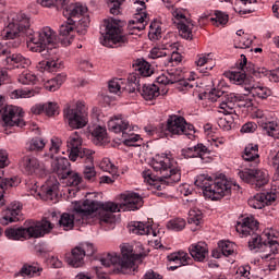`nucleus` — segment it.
Segmentation results:
<instances>
[{"mask_svg": "<svg viewBox=\"0 0 279 279\" xmlns=\"http://www.w3.org/2000/svg\"><path fill=\"white\" fill-rule=\"evenodd\" d=\"M194 184L198 186V189H202L205 197L213 201L221 199L226 197V195H230V193H232V186H236V184L228 180L225 174H220L215 179L208 174H198Z\"/></svg>", "mask_w": 279, "mask_h": 279, "instance_id": "f257e3e1", "label": "nucleus"}, {"mask_svg": "<svg viewBox=\"0 0 279 279\" xmlns=\"http://www.w3.org/2000/svg\"><path fill=\"white\" fill-rule=\"evenodd\" d=\"M99 208V204L95 201L85 199L82 203H75L74 214L63 213L59 219V228L69 231L73 230L75 221L82 225L90 223L95 210Z\"/></svg>", "mask_w": 279, "mask_h": 279, "instance_id": "f03ea898", "label": "nucleus"}, {"mask_svg": "<svg viewBox=\"0 0 279 279\" xmlns=\"http://www.w3.org/2000/svg\"><path fill=\"white\" fill-rule=\"evenodd\" d=\"M150 166L154 171L157 172L159 182H163V184H175L180 182L182 174L180 173V169L166 154H157L153 157Z\"/></svg>", "mask_w": 279, "mask_h": 279, "instance_id": "7ed1b4c3", "label": "nucleus"}, {"mask_svg": "<svg viewBox=\"0 0 279 279\" xmlns=\"http://www.w3.org/2000/svg\"><path fill=\"white\" fill-rule=\"evenodd\" d=\"M53 230V223L48 220H41L32 223L29 227L8 228L4 231L7 239L10 241H23V239H40Z\"/></svg>", "mask_w": 279, "mask_h": 279, "instance_id": "20e7f679", "label": "nucleus"}, {"mask_svg": "<svg viewBox=\"0 0 279 279\" xmlns=\"http://www.w3.org/2000/svg\"><path fill=\"white\" fill-rule=\"evenodd\" d=\"M56 31L49 26L43 27L38 33H34L26 43L28 51L41 53L43 58L49 60L51 50L47 45H56Z\"/></svg>", "mask_w": 279, "mask_h": 279, "instance_id": "39448f33", "label": "nucleus"}, {"mask_svg": "<svg viewBox=\"0 0 279 279\" xmlns=\"http://www.w3.org/2000/svg\"><path fill=\"white\" fill-rule=\"evenodd\" d=\"M19 34H23L29 40L31 36H34V29L29 22V17L24 13H15L12 16V22L9 23L8 27L3 32L4 38L14 40Z\"/></svg>", "mask_w": 279, "mask_h": 279, "instance_id": "423d86ee", "label": "nucleus"}, {"mask_svg": "<svg viewBox=\"0 0 279 279\" xmlns=\"http://www.w3.org/2000/svg\"><path fill=\"white\" fill-rule=\"evenodd\" d=\"M63 118L72 130H82L88 124V113H86L82 102H76L72 106L68 105L63 109Z\"/></svg>", "mask_w": 279, "mask_h": 279, "instance_id": "0eeeda50", "label": "nucleus"}, {"mask_svg": "<svg viewBox=\"0 0 279 279\" xmlns=\"http://www.w3.org/2000/svg\"><path fill=\"white\" fill-rule=\"evenodd\" d=\"M221 95H223V92H213L210 99L211 101L219 102L218 108L222 114H235L236 106L243 108H250L252 106V101L243 102V99L236 97L234 94H230L225 98H221Z\"/></svg>", "mask_w": 279, "mask_h": 279, "instance_id": "6e6552de", "label": "nucleus"}, {"mask_svg": "<svg viewBox=\"0 0 279 279\" xmlns=\"http://www.w3.org/2000/svg\"><path fill=\"white\" fill-rule=\"evenodd\" d=\"M66 147L69 158L72 162H75L77 158H84L85 162H93V154H95V151L82 147V136H80V133L74 132L69 136Z\"/></svg>", "mask_w": 279, "mask_h": 279, "instance_id": "1a4fd4ad", "label": "nucleus"}, {"mask_svg": "<svg viewBox=\"0 0 279 279\" xmlns=\"http://www.w3.org/2000/svg\"><path fill=\"white\" fill-rule=\"evenodd\" d=\"M251 239L248 240V250L251 252H271L272 254H278L279 251V243L276 240H271V233L265 231L263 236H265L267 240L263 241V236L258 232L253 233L250 235Z\"/></svg>", "mask_w": 279, "mask_h": 279, "instance_id": "9d476101", "label": "nucleus"}, {"mask_svg": "<svg viewBox=\"0 0 279 279\" xmlns=\"http://www.w3.org/2000/svg\"><path fill=\"white\" fill-rule=\"evenodd\" d=\"M242 182L251 184L253 189H264L269 184V171L265 169H244L238 172Z\"/></svg>", "mask_w": 279, "mask_h": 279, "instance_id": "9b49d317", "label": "nucleus"}, {"mask_svg": "<svg viewBox=\"0 0 279 279\" xmlns=\"http://www.w3.org/2000/svg\"><path fill=\"white\" fill-rule=\"evenodd\" d=\"M128 43V37L121 33V26L117 23V20H112L106 26V33L102 36L101 45L104 47H123Z\"/></svg>", "mask_w": 279, "mask_h": 279, "instance_id": "f8f14e48", "label": "nucleus"}, {"mask_svg": "<svg viewBox=\"0 0 279 279\" xmlns=\"http://www.w3.org/2000/svg\"><path fill=\"white\" fill-rule=\"evenodd\" d=\"M0 114L7 128H23L25 120H23L22 109L15 106H3V97L0 96Z\"/></svg>", "mask_w": 279, "mask_h": 279, "instance_id": "ddd939ff", "label": "nucleus"}, {"mask_svg": "<svg viewBox=\"0 0 279 279\" xmlns=\"http://www.w3.org/2000/svg\"><path fill=\"white\" fill-rule=\"evenodd\" d=\"M166 131L172 134V136H182L184 134L191 138L195 134V126L186 123L183 117L172 114L167 119Z\"/></svg>", "mask_w": 279, "mask_h": 279, "instance_id": "4468645a", "label": "nucleus"}, {"mask_svg": "<svg viewBox=\"0 0 279 279\" xmlns=\"http://www.w3.org/2000/svg\"><path fill=\"white\" fill-rule=\"evenodd\" d=\"M240 66L242 71H245L246 69V73H248V75H254V77L260 78L267 77V75H269L272 82H279V68L272 72L266 68H258L252 62L247 63V57H245V54H241Z\"/></svg>", "mask_w": 279, "mask_h": 279, "instance_id": "2eb2a0df", "label": "nucleus"}, {"mask_svg": "<svg viewBox=\"0 0 279 279\" xmlns=\"http://www.w3.org/2000/svg\"><path fill=\"white\" fill-rule=\"evenodd\" d=\"M122 257H120V271L121 274H134L138 266L134 262V253L130 244H124L121 247Z\"/></svg>", "mask_w": 279, "mask_h": 279, "instance_id": "dca6fc26", "label": "nucleus"}, {"mask_svg": "<svg viewBox=\"0 0 279 279\" xmlns=\"http://www.w3.org/2000/svg\"><path fill=\"white\" fill-rule=\"evenodd\" d=\"M181 154L184 158H201L203 162H210L213 159L210 158V149L206 147L204 144H197L192 147L183 148Z\"/></svg>", "mask_w": 279, "mask_h": 279, "instance_id": "f3484780", "label": "nucleus"}, {"mask_svg": "<svg viewBox=\"0 0 279 279\" xmlns=\"http://www.w3.org/2000/svg\"><path fill=\"white\" fill-rule=\"evenodd\" d=\"M235 230L242 239H247L258 232V222L254 217H246L236 223Z\"/></svg>", "mask_w": 279, "mask_h": 279, "instance_id": "a211bd4d", "label": "nucleus"}, {"mask_svg": "<svg viewBox=\"0 0 279 279\" xmlns=\"http://www.w3.org/2000/svg\"><path fill=\"white\" fill-rule=\"evenodd\" d=\"M75 36V20L68 17V21L59 27V40L63 47H69Z\"/></svg>", "mask_w": 279, "mask_h": 279, "instance_id": "6ab92c4d", "label": "nucleus"}, {"mask_svg": "<svg viewBox=\"0 0 279 279\" xmlns=\"http://www.w3.org/2000/svg\"><path fill=\"white\" fill-rule=\"evenodd\" d=\"M20 167L26 175H36V173L45 169L40 160L32 155H25L20 161Z\"/></svg>", "mask_w": 279, "mask_h": 279, "instance_id": "aec40b11", "label": "nucleus"}, {"mask_svg": "<svg viewBox=\"0 0 279 279\" xmlns=\"http://www.w3.org/2000/svg\"><path fill=\"white\" fill-rule=\"evenodd\" d=\"M58 189H60L58 180H56V178H50L46 184L41 185L38 195L46 202H53L54 199H58Z\"/></svg>", "mask_w": 279, "mask_h": 279, "instance_id": "412c9836", "label": "nucleus"}, {"mask_svg": "<svg viewBox=\"0 0 279 279\" xmlns=\"http://www.w3.org/2000/svg\"><path fill=\"white\" fill-rule=\"evenodd\" d=\"M149 17L145 11H137L134 19L129 22L128 29L131 36H138L140 32H143L147 27Z\"/></svg>", "mask_w": 279, "mask_h": 279, "instance_id": "4be33fe9", "label": "nucleus"}, {"mask_svg": "<svg viewBox=\"0 0 279 279\" xmlns=\"http://www.w3.org/2000/svg\"><path fill=\"white\" fill-rule=\"evenodd\" d=\"M123 210H138L143 208V196L136 192H126L121 194Z\"/></svg>", "mask_w": 279, "mask_h": 279, "instance_id": "5701e85b", "label": "nucleus"}, {"mask_svg": "<svg viewBox=\"0 0 279 279\" xmlns=\"http://www.w3.org/2000/svg\"><path fill=\"white\" fill-rule=\"evenodd\" d=\"M274 202H276L275 193L263 192L248 198V206H251V208L260 210L265 208V206H269V204H274Z\"/></svg>", "mask_w": 279, "mask_h": 279, "instance_id": "b1692460", "label": "nucleus"}, {"mask_svg": "<svg viewBox=\"0 0 279 279\" xmlns=\"http://www.w3.org/2000/svg\"><path fill=\"white\" fill-rule=\"evenodd\" d=\"M184 80V75L182 74V70L178 68H172L167 70L166 72L161 73L159 76L156 77L157 84H161V86H169V84H178Z\"/></svg>", "mask_w": 279, "mask_h": 279, "instance_id": "393cba45", "label": "nucleus"}, {"mask_svg": "<svg viewBox=\"0 0 279 279\" xmlns=\"http://www.w3.org/2000/svg\"><path fill=\"white\" fill-rule=\"evenodd\" d=\"M21 203L13 202L4 210L3 217L0 218L1 226H8L21 220Z\"/></svg>", "mask_w": 279, "mask_h": 279, "instance_id": "a878e982", "label": "nucleus"}, {"mask_svg": "<svg viewBox=\"0 0 279 279\" xmlns=\"http://www.w3.org/2000/svg\"><path fill=\"white\" fill-rule=\"evenodd\" d=\"M128 229L130 234H136L137 236H156V230L151 228L149 222L131 221Z\"/></svg>", "mask_w": 279, "mask_h": 279, "instance_id": "bb28decb", "label": "nucleus"}, {"mask_svg": "<svg viewBox=\"0 0 279 279\" xmlns=\"http://www.w3.org/2000/svg\"><path fill=\"white\" fill-rule=\"evenodd\" d=\"M244 90L246 92L245 95H252L258 99H267V97L271 96L270 88L260 85V83H255L254 81L245 83Z\"/></svg>", "mask_w": 279, "mask_h": 279, "instance_id": "cd10ccee", "label": "nucleus"}, {"mask_svg": "<svg viewBox=\"0 0 279 279\" xmlns=\"http://www.w3.org/2000/svg\"><path fill=\"white\" fill-rule=\"evenodd\" d=\"M108 129L110 132H114V134H122V135L125 132H132L130 122L123 119L122 116H114L110 118V120L108 121Z\"/></svg>", "mask_w": 279, "mask_h": 279, "instance_id": "c85d7f7f", "label": "nucleus"}, {"mask_svg": "<svg viewBox=\"0 0 279 279\" xmlns=\"http://www.w3.org/2000/svg\"><path fill=\"white\" fill-rule=\"evenodd\" d=\"M242 158L245 162H248L250 167H256L260 162L258 144L246 145L242 153Z\"/></svg>", "mask_w": 279, "mask_h": 279, "instance_id": "c756f323", "label": "nucleus"}, {"mask_svg": "<svg viewBox=\"0 0 279 279\" xmlns=\"http://www.w3.org/2000/svg\"><path fill=\"white\" fill-rule=\"evenodd\" d=\"M52 171L62 180L65 175H69V171L71 170V162L66 157H58L52 161Z\"/></svg>", "mask_w": 279, "mask_h": 279, "instance_id": "7c9ffc66", "label": "nucleus"}, {"mask_svg": "<svg viewBox=\"0 0 279 279\" xmlns=\"http://www.w3.org/2000/svg\"><path fill=\"white\" fill-rule=\"evenodd\" d=\"M213 53H202L197 56V59L195 61L196 66H198L199 73H203L206 75L208 71H213L215 68V61H213Z\"/></svg>", "mask_w": 279, "mask_h": 279, "instance_id": "2f4dec72", "label": "nucleus"}, {"mask_svg": "<svg viewBox=\"0 0 279 279\" xmlns=\"http://www.w3.org/2000/svg\"><path fill=\"white\" fill-rule=\"evenodd\" d=\"M43 274V268L38 264H24L20 271L15 272V278H36Z\"/></svg>", "mask_w": 279, "mask_h": 279, "instance_id": "473e14b6", "label": "nucleus"}, {"mask_svg": "<svg viewBox=\"0 0 279 279\" xmlns=\"http://www.w3.org/2000/svg\"><path fill=\"white\" fill-rule=\"evenodd\" d=\"M190 254L194 260H198V263H203L208 256V244L205 242H198L196 244H192L190 246Z\"/></svg>", "mask_w": 279, "mask_h": 279, "instance_id": "72a5a7b5", "label": "nucleus"}, {"mask_svg": "<svg viewBox=\"0 0 279 279\" xmlns=\"http://www.w3.org/2000/svg\"><path fill=\"white\" fill-rule=\"evenodd\" d=\"M87 13L88 7L80 2L68 5L63 11L64 16H70V19H80V16H85Z\"/></svg>", "mask_w": 279, "mask_h": 279, "instance_id": "f704fd0d", "label": "nucleus"}, {"mask_svg": "<svg viewBox=\"0 0 279 279\" xmlns=\"http://www.w3.org/2000/svg\"><path fill=\"white\" fill-rule=\"evenodd\" d=\"M230 1V0H225ZM257 1L256 0H235L233 10L238 12V14H252V12H255V5Z\"/></svg>", "mask_w": 279, "mask_h": 279, "instance_id": "c9c22d12", "label": "nucleus"}, {"mask_svg": "<svg viewBox=\"0 0 279 279\" xmlns=\"http://www.w3.org/2000/svg\"><path fill=\"white\" fill-rule=\"evenodd\" d=\"M241 71H231V72H226V77L230 80V82H233V84H236L238 86H241L243 84L245 88V84H250V80H247V69H242L240 65Z\"/></svg>", "mask_w": 279, "mask_h": 279, "instance_id": "e433bc0d", "label": "nucleus"}, {"mask_svg": "<svg viewBox=\"0 0 279 279\" xmlns=\"http://www.w3.org/2000/svg\"><path fill=\"white\" fill-rule=\"evenodd\" d=\"M187 223L191 226L192 232H195L202 228L204 223V214L199 209H191L187 216Z\"/></svg>", "mask_w": 279, "mask_h": 279, "instance_id": "4c0bfd02", "label": "nucleus"}, {"mask_svg": "<svg viewBox=\"0 0 279 279\" xmlns=\"http://www.w3.org/2000/svg\"><path fill=\"white\" fill-rule=\"evenodd\" d=\"M19 184H21V180L16 177L9 179L0 177V208L5 206V198H3L5 191H8V189H12V186H19Z\"/></svg>", "mask_w": 279, "mask_h": 279, "instance_id": "58836bf2", "label": "nucleus"}, {"mask_svg": "<svg viewBox=\"0 0 279 279\" xmlns=\"http://www.w3.org/2000/svg\"><path fill=\"white\" fill-rule=\"evenodd\" d=\"M84 258H86V255L84 254V250H82V246H75L72 250L71 256L66 257V262L68 265L77 268L84 266Z\"/></svg>", "mask_w": 279, "mask_h": 279, "instance_id": "ea45409f", "label": "nucleus"}, {"mask_svg": "<svg viewBox=\"0 0 279 279\" xmlns=\"http://www.w3.org/2000/svg\"><path fill=\"white\" fill-rule=\"evenodd\" d=\"M4 62L7 66H10V69H19V66L25 69V66H29V64H32V60L23 57L22 54L9 56L5 58Z\"/></svg>", "mask_w": 279, "mask_h": 279, "instance_id": "a19ab883", "label": "nucleus"}, {"mask_svg": "<svg viewBox=\"0 0 279 279\" xmlns=\"http://www.w3.org/2000/svg\"><path fill=\"white\" fill-rule=\"evenodd\" d=\"M138 93L146 101H151L160 97V88L155 84L143 85L142 89L140 87Z\"/></svg>", "mask_w": 279, "mask_h": 279, "instance_id": "79ce46f5", "label": "nucleus"}, {"mask_svg": "<svg viewBox=\"0 0 279 279\" xmlns=\"http://www.w3.org/2000/svg\"><path fill=\"white\" fill-rule=\"evenodd\" d=\"M133 69L142 77H150V75H154V68H151V64L149 62L143 59H137L133 64Z\"/></svg>", "mask_w": 279, "mask_h": 279, "instance_id": "37998d69", "label": "nucleus"}, {"mask_svg": "<svg viewBox=\"0 0 279 279\" xmlns=\"http://www.w3.org/2000/svg\"><path fill=\"white\" fill-rule=\"evenodd\" d=\"M180 37L185 40L193 39V21L189 20L187 22H181L177 24Z\"/></svg>", "mask_w": 279, "mask_h": 279, "instance_id": "c03bdc74", "label": "nucleus"}, {"mask_svg": "<svg viewBox=\"0 0 279 279\" xmlns=\"http://www.w3.org/2000/svg\"><path fill=\"white\" fill-rule=\"evenodd\" d=\"M46 145H47V140L36 136L26 143V149L27 151L38 153V151H43Z\"/></svg>", "mask_w": 279, "mask_h": 279, "instance_id": "a18cd8bd", "label": "nucleus"}, {"mask_svg": "<svg viewBox=\"0 0 279 279\" xmlns=\"http://www.w3.org/2000/svg\"><path fill=\"white\" fill-rule=\"evenodd\" d=\"M66 82V74H58L54 78L49 80L45 83L46 90H50V93H56L62 86V83Z\"/></svg>", "mask_w": 279, "mask_h": 279, "instance_id": "49530a36", "label": "nucleus"}, {"mask_svg": "<svg viewBox=\"0 0 279 279\" xmlns=\"http://www.w3.org/2000/svg\"><path fill=\"white\" fill-rule=\"evenodd\" d=\"M92 136L95 145H104L107 141L108 133L106 132V128L98 125L93 130Z\"/></svg>", "mask_w": 279, "mask_h": 279, "instance_id": "de8ad7c7", "label": "nucleus"}, {"mask_svg": "<svg viewBox=\"0 0 279 279\" xmlns=\"http://www.w3.org/2000/svg\"><path fill=\"white\" fill-rule=\"evenodd\" d=\"M126 88L131 93H136V90H141V75L138 73L133 72L129 74Z\"/></svg>", "mask_w": 279, "mask_h": 279, "instance_id": "09e8293b", "label": "nucleus"}, {"mask_svg": "<svg viewBox=\"0 0 279 279\" xmlns=\"http://www.w3.org/2000/svg\"><path fill=\"white\" fill-rule=\"evenodd\" d=\"M262 260H266L268 263L269 271H276V267L279 265V259L276 258V253L272 252H263L260 253Z\"/></svg>", "mask_w": 279, "mask_h": 279, "instance_id": "8fccbe9b", "label": "nucleus"}, {"mask_svg": "<svg viewBox=\"0 0 279 279\" xmlns=\"http://www.w3.org/2000/svg\"><path fill=\"white\" fill-rule=\"evenodd\" d=\"M168 260H170V263H178L179 267H182L189 265L191 257H189V254L185 252H179L168 256Z\"/></svg>", "mask_w": 279, "mask_h": 279, "instance_id": "3c124183", "label": "nucleus"}, {"mask_svg": "<svg viewBox=\"0 0 279 279\" xmlns=\"http://www.w3.org/2000/svg\"><path fill=\"white\" fill-rule=\"evenodd\" d=\"M61 180H65L66 186H80L82 184V178L80 173L70 170L68 174H65Z\"/></svg>", "mask_w": 279, "mask_h": 279, "instance_id": "603ef678", "label": "nucleus"}, {"mask_svg": "<svg viewBox=\"0 0 279 279\" xmlns=\"http://www.w3.org/2000/svg\"><path fill=\"white\" fill-rule=\"evenodd\" d=\"M149 40H160L162 38V27L158 22H151L148 32Z\"/></svg>", "mask_w": 279, "mask_h": 279, "instance_id": "864d4df0", "label": "nucleus"}, {"mask_svg": "<svg viewBox=\"0 0 279 279\" xmlns=\"http://www.w3.org/2000/svg\"><path fill=\"white\" fill-rule=\"evenodd\" d=\"M218 247L223 256H232L236 250V245L230 241H220Z\"/></svg>", "mask_w": 279, "mask_h": 279, "instance_id": "5fc2aeb1", "label": "nucleus"}, {"mask_svg": "<svg viewBox=\"0 0 279 279\" xmlns=\"http://www.w3.org/2000/svg\"><path fill=\"white\" fill-rule=\"evenodd\" d=\"M36 92L34 89H14L10 93V97L12 99H29V97H34Z\"/></svg>", "mask_w": 279, "mask_h": 279, "instance_id": "6e6d98bb", "label": "nucleus"}, {"mask_svg": "<svg viewBox=\"0 0 279 279\" xmlns=\"http://www.w3.org/2000/svg\"><path fill=\"white\" fill-rule=\"evenodd\" d=\"M167 228L173 232H180L186 228V220H184V218H174L168 221Z\"/></svg>", "mask_w": 279, "mask_h": 279, "instance_id": "4d7b16f0", "label": "nucleus"}, {"mask_svg": "<svg viewBox=\"0 0 279 279\" xmlns=\"http://www.w3.org/2000/svg\"><path fill=\"white\" fill-rule=\"evenodd\" d=\"M128 86L123 83V78H114L109 82V90L114 95H119V93H123Z\"/></svg>", "mask_w": 279, "mask_h": 279, "instance_id": "13d9d810", "label": "nucleus"}, {"mask_svg": "<svg viewBox=\"0 0 279 279\" xmlns=\"http://www.w3.org/2000/svg\"><path fill=\"white\" fill-rule=\"evenodd\" d=\"M20 84L29 85V84H36L38 82V76L29 71H24L19 76Z\"/></svg>", "mask_w": 279, "mask_h": 279, "instance_id": "bf43d9fd", "label": "nucleus"}, {"mask_svg": "<svg viewBox=\"0 0 279 279\" xmlns=\"http://www.w3.org/2000/svg\"><path fill=\"white\" fill-rule=\"evenodd\" d=\"M122 141L128 147H136V143L141 141V135L134 133L124 132L122 134Z\"/></svg>", "mask_w": 279, "mask_h": 279, "instance_id": "052dcab7", "label": "nucleus"}, {"mask_svg": "<svg viewBox=\"0 0 279 279\" xmlns=\"http://www.w3.org/2000/svg\"><path fill=\"white\" fill-rule=\"evenodd\" d=\"M180 62H182V54L175 51H173L171 56L166 57V59H162L165 66H178Z\"/></svg>", "mask_w": 279, "mask_h": 279, "instance_id": "680f3d73", "label": "nucleus"}, {"mask_svg": "<svg viewBox=\"0 0 279 279\" xmlns=\"http://www.w3.org/2000/svg\"><path fill=\"white\" fill-rule=\"evenodd\" d=\"M268 136L276 137L279 134V125L276 122H267L262 125Z\"/></svg>", "mask_w": 279, "mask_h": 279, "instance_id": "e2e57ef3", "label": "nucleus"}, {"mask_svg": "<svg viewBox=\"0 0 279 279\" xmlns=\"http://www.w3.org/2000/svg\"><path fill=\"white\" fill-rule=\"evenodd\" d=\"M98 219L101 221V223H114V214L99 208Z\"/></svg>", "mask_w": 279, "mask_h": 279, "instance_id": "0e129e2a", "label": "nucleus"}, {"mask_svg": "<svg viewBox=\"0 0 279 279\" xmlns=\"http://www.w3.org/2000/svg\"><path fill=\"white\" fill-rule=\"evenodd\" d=\"M98 219L101 221V223H114V214L99 208Z\"/></svg>", "mask_w": 279, "mask_h": 279, "instance_id": "69168bd1", "label": "nucleus"}, {"mask_svg": "<svg viewBox=\"0 0 279 279\" xmlns=\"http://www.w3.org/2000/svg\"><path fill=\"white\" fill-rule=\"evenodd\" d=\"M45 71H49L50 73L53 71H58V69L62 68V62L60 60H51L43 62Z\"/></svg>", "mask_w": 279, "mask_h": 279, "instance_id": "338daca9", "label": "nucleus"}, {"mask_svg": "<svg viewBox=\"0 0 279 279\" xmlns=\"http://www.w3.org/2000/svg\"><path fill=\"white\" fill-rule=\"evenodd\" d=\"M228 14L221 12V11H216L215 12V17H211L210 21L215 23L217 26L219 25H226L228 23Z\"/></svg>", "mask_w": 279, "mask_h": 279, "instance_id": "774afa93", "label": "nucleus"}]
</instances>
